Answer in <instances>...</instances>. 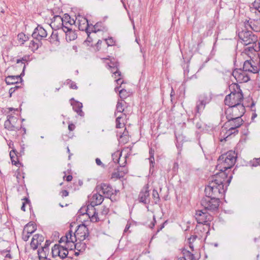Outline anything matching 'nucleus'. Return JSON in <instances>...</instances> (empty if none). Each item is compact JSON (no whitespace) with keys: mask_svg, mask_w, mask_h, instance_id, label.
Returning <instances> with one entry per match:
<instances>
[{"mask_svg":"<svg viewBox=\"0 0 260 260\" xmlns=\"http://www.w3.org/2000/svg\"><path fill=\"white\" fill-rule=\"evenodd\" d=\"M237 154L235 151H229L226 153L220 155L218 159L217 169L220 171L216 174L223 178H228V173L226 171L232 168L236 161Z\"/></svg>","mask_w":260,"mask_h":260,"instance_id":"1","label":"nucleus"},{"mask_svg":"<svg viewBox=\"0 0 260 260\" xmlns=\"http://www.w3.org/2000/svg\"><path fill=\"white\" fill-rule=\"evenodd\" d=\"M226 178H223L220 174H216L213 179L205 188V195L224 194L227 186L224 187L223 183Z\"/></svg>","mask_w":260,"mask_h":260,"instance_id":"2","label":"nucleus"},{"mask_svg":"<svg viewBox=\"0 0 260 260\" xmlns=\"http://www.w3.org/2000/svg\"><path fill=\"white\" fill-rule=\"evenodd\" d=\"M230 89L232 88L234 91L227 95L224 99V103L227 106H236L241 104L243 100V94L240 86L234 84L230 86Z\"/></svg>","mask_w":260,"mask_h":260,"instance_id":"3","label":"nucleus"},{"mask_svg":"<svg viewBox=\"0 0 260 260\" xmlns=\"http://www.w3.org/2000/svg\"><path fill=\"white\" fill-rule=\"evenodd\" d=\"M225 111V114L226 118L236 119L238 122H241L242 119L241 117L244 115L245 112V107L243 104L237 105L236 106H228Z\"/></svg>","mask_w":260,"mask_h":260,"instance_id":"4","label":"nucleus"},{"mask_svg":"<svg viewBox=\"0 0 260 260\" xmlns=\"http://www.w3.org/2000/svg\"><path fill=\"white\" fill-rule=\"evenodd\" d=\"M238 37L241 43L245 46L255 44L257 41V36L254 35L252 31L245 30L244 28H242L241 31H239Z\"/></svg>","mask_w":260,"mask_h":260,"instance_id":"5","label":"nucleus"},{"mask_svg":"<svg viewBox=\"0 0 260 260\" xmlns=\"http://www.w3.org/2000/svg\"><path fill=\"white\" fill-rule=\"evenodd\" d=\"M219 199L211 196H204L201 200V205L206 210L217 209L219 206Z\"/></svg>","mask_w":260,"mask_h":260,"instance_id":"6","label":"nucleus"},{"mask_svg":"<svg viewBox=\"0 0 260 260\" xmlns=\"http://www.w3.org/2000/svg\"><path fill=\"white\" fill-rule=\"evenodd\" d=\"M211 99V98L206 94H201L198 97L195 108L196 116H200L201 113L205 109L206 105L210 102Z\"/></svg>","mask_w":260,"mask_h":260,"instance_id":"7","label":"nucleus"},{"mask_svg":"<svg viewBox=\"0 0 260 260\" xmlns=\"http://www.w3.org/2000/svg\"><path fill=\"white\" fill-rule=\"evenodd\" d=\"M67 246H61L59 244H55L52 248V256L53 257H59L61 259L66 257L72 258L71 256H69V251Z\"/></svg>","mask_w":260,"mask_h":260,"instance_id":"8","label":"nucleus"},{"mask_svg":"<svg viewBox=\"0 0 260 260\" xmlns=\"http://www.w3.org/2000/svg\"><path fill=\"white\" fill-rule=\"evenodd\" d=\"M243 27L245 30L259 32L260 31V20L254 19L253 16H251V17H248L243 21Z\"/></svg>","mask_w":260,"mask_h":260,"instance_id":"9","label":"nucleus"},{"mask_svg":"<svg viewBox=\"0 0 260 260\" xmlns=\"http://www.w3.org/2000/svg\"><path fill=\"white\" fill-rule=\"evenodd\" d=\"M96 189L97 193L93 195H101V193L104 195H114L119 192V190L114 189L110 184L107 183H102L100 185H97Z\"/></svg>","mask_w":260,"mask_h":260,"instance_id":"10","label":"nucleus"},{"mask_svg":"<svg viewBox=\"0 0 260 260\" xmlns=\"http://www.w3.org/2000/svg\"><path fill=\"white\" fill-rule=\"evenodd\" d=\"M232 75L236 80L240 83L247 82L250 80L248 73L241 69H235Z\"/></svg>","mask_w":260,"mask_h":260,"instance_id":"11","label":"nucleus"},{"mask_svg":"<svg viewBox=\"0 0 260 260\" xmlns=\"http://www.w3.org/2000/svg\"><path fill=\"white\" fill-rule=\"evenodd\" d=\"M195 218L198 224H210L209 222L212 220V216L207 211H203L202 210L196 211Z\"/></svg>","mask_w":260,"mask_h":260,"instance_id":"12","label":"nucleus"},{"mask_svg":"<svg viewBox=\"0 0 260 260\" xmlns=\"http://www.w3.org/2000/svg\"><path fill=\"white\" fill-rule=\"evenodd\" d=\"M75 235L77 240L78 239L80 241H83L86 239L89 240L88 239L89 236L88 229L84 224L78 225V229L75 232Z\"/></svg>","mask_w":260,"mask_h":260,"instance_id":"13","label":"nucleus"},{"mask_svg":"<svg viewBox=\"0 0 260 260\" xmlns=\"http://www.w3.org/2000/svg\"><path fill=\"white\" fill-rule=\"evenodd\" d=\"M210 224H198L195 229L196 234H197L198 239H201L204 237L206 239L209 233Z\"/></svg>","mask_w":260,"mask_h":260,"instance_id":"14","label":"nucleus"},{"mask_svg":"<svg viewBox=\"0 0 260 260\" xmlns=\"http://www.w3.org/2000/svg\"><path fill=\"white\" fill-rule=\"evenodd\" d=\"M107 66L111 70V72L113 73L115 78L119 77V78L115 80V81L117 84L121 85L123 83V81L120 78L121 74L118 69L117 62L110 61V63L107 64Z\"/></svg>","mask_w":260,"mask_h":260,"instance_id":"15","label":"nucleus"},{"mask_svg":"<svg viewBox=\"0 0 260 260\" xmlns=\"http://www.w3.org/2000/svg\"><path fill=\"white\" fill-rule=\"evenodd\" d=\"M76 20L78 21V28L80 30H85L86 34L91 33L89 29L90 24L87 18L79 15L76 17Z\"/></svg>","mask_w":260,"mask_h":260,"instance_id":"16","label":"nucleus"},{"mask_svg":"<svg viewBox=\"0 0 260 260\" xmlns=\"http://www.w3.org/2000/svg\"><path fill=\"white\" fill-rule=\"evenodd\" d=\"M25 69V65L24 64L23 67V70L22 73L20 75L17 76H9L7 77L5 79V82L7 85H13V84H18L19 83V82L21 83L22 82V79L21 77V76H24V70ZM22 83H21V85Z\"/></svg>","mask_w":260,"mask_h":260,"instance_id":"17","label":"nucleus"},{"mask_svg":"<svg viewBox=\"0 0 260 260\" xmlns=\"http://www.w3.org/2000/svg\"><path fill=\"white\" fill-rule=\"evenodd\" d=\"M47 36L46 30L42 26L38 25L34 30L32 37L36 40L41 41Z\"/></svg>","mask_w":260,"mask_h":260,"instance_id":"18","label":"nucleus"},{"mask_svg":"<svg viewBox=\"0 0 260 260\" xmlns=\"http://www.w3.org/2000/svg\"><path fill=\"white\" fill-rule=\"evenodd\" d=\"M9 118L4 123L5 128L9 131H19V128L14 125V123L17 120V118L13 116H8Z\"/></svg>","mask_w":260,"mask_h":260,"instance_id":"19","label":"nucleus"},{"mask_svg":"<svg viewBox=\"0 0 260 260\" xmlns=\"http://www.w3.org/2000/svg\"><path fill=\"white\" fill-rule=\"evenodd\" d=\"M94 206L93 205H88V210H87L86 214L88 216L89 218L92 222H98L99 217L97 216V212Z\"/></svg>","mask_w":260,"mask_h":260,"instance_id":"20","label":"nucleus"},{"mask_svg":"<svg viewBox=\"0 0 260 260\" xmlns=\"http://www.w3.org/2000/svg\"><path fill=\"white\" fill-rule=\"evenodd\" d=\"M252 60H246L244 61L242 70L246 72H250L251 73H257L258 72V68L256 66H253L251 62Z\"/></svg>","mask_w":260,"mask_h":260,"instance_id":"21","label":"nucleus"},{"mask_svg":"<svg viewBox=\"0 0 260 260\" xmlns=\"http://www.w3.org/2000/svg\"><path fill=\"white\" fill-rule=\"evenodd\" d=\"M72 101L73 102H71V105L73 106L74 111L81 117H83L84 116V113L82 110V108L83 107L82 103L75 101L74 98L71 99V101Z\"/></svg>","mask_w":260,"mask_h":260,"instance_id":"22","label":"nucleus"},{"mask_svg":"<svg viewBox=\"0 0 260 260\" xmlns=\"http://www.w3.org/2000/svg\"><path fill=\"white\" fill-rule=\"evenodd\" d=\"M44 241V237L42 235L40 234L35 235L30 243V246L34 249H37L38 246L40 245L42 242Z\"/></svg>","mask_w":260,"mask_h":260,"instance_id":"23","label":"nucleus"},{"mask_svg":"<svg viewBox=\"0 0 260 260\" xmlns=\"http://www.w3.org/2000/svg\"><path fill=\"white\" fill-rule=\"evenodd\" d=\"M62 30L66 33V39L68 42L73 41L77 38L75 31L67 26H64Z\"/></svg>","mask_w":260,"mask_h":260,"instance_id":"24","label":"nucleus"},{"mask_svg":"<svg viewBox=\"0 0 260 260\" xmlns=\"http://www.w3.org/2000/svg\"><path fill=\"white\" fill-rule=\"evenodd\" d=\"M228 121L224 123V126L225 128H228V127H233L235 128H238L239 127L241 126V125H242L243 123V120H242V121L241 122L239 123L238 122L239 121H238L236 119H230V118H226Z\"/></svg>","mask_w":260,"mask_h":260,"instance_id":"25","label":"nucleus"},{"mask_svg":"<svg viewBox=\"0 0 260 260\" xmlns=\"http://www.w3.org/2000/svg\"><path fill=\"white\" fill-rule=\"evenodd\" d=\"M54 22H52L51 26L56 27L57 29L61 28L63 29L64 26H66L63 22V17L56 15L54 17Z\"/></svg>","mask_w":260,"mask_h":260,"instance_id":"26","label":"nucleus"},{"mask_svg":"<svg viewBox=\"0 0 260 260\" xmlns=\"http://www.w3.org/2000/svg\"><path fill=\"white\" fill-rule=\"evenodd\" d=\"M18 154L19 153L17 152L14 149H13L10 152V156L12 161V163L13 165L17 167H19V165H21L18 159Z\"/></svg>","mask_w":260,"mask_h":260,"instance_id":"27","label":"nucleus"},{"mask_svg":"<svg viewBox=\"0 0 260 260\" xmlns=\"http://www.w3.org/2000/svg\"><path fill=\"white\" fill-rule=\"evenodd\" d=\"M65 236L68 239L69 243L71 247L70 251H72L73 249L72 247L75 244V242L77 241V239L75 235V233H74V235H73V232L70 230L66 234Z\"/></svg>","mask_w":260,"mask_h":260,"instance_id":"28","label":"nucleus"},{"mask_svg":"<svg viewBox=\"0 0 260 260\" xmlns=\"http://www.w3.org/2000/svg\"><path fill=\"white\" fill-rule=\"evenodd\" d=\"M253 7H250V10L251 15L255 14V17H253L254 19H260V6L259 4L254 3L253 4Z\"/></svg>","mask_w":260,"mask_h":260,"instance_id":"29","label":"nucleus"},{"mask_svg":"<svg viewBox=\"0 0 260 260\" xmlns=\"http://www.w3.org/2000/svg\"><path fill=\"white\" fill-rule=\"evenodd\" d=\"M182 256H180V260H195L194 256L189 251L183 249L181 252Z\"/></svg>","mask_w":260,"mask_h":260,"instance_id":"30","label":"nucleus"},{"mask_svg":"<svg viewBox=\"0 0 260 260\" xmlns=\"http://www.w3.org/2000/svg\"><path fill=\"white\" fill-rule=\"evenodd\" d=\"M249 45H250L249 46L246 47L244 48V50L242 52L241 54L243 56L247 55L251 58V56L250 54H252L253 53H254L256 52V50L254 48L255 44H253V45L251 44Z\"/></svg>","mask_w":260,"mask_h":260,"instance_id":"31","label":"nucleus"},{"mask_svg":"<svg viewBox=\"0 0 260 260\" xmlns=\"http://www.w3.org/2000/svg\"><path fill=\"white\" fill-rule=\"evenodd\" d=\"M49 248L42 247L41 249H39L38 250V254L39 258L48 259L47 257L49 253Z\"/></svg>","mask_w":260,"mask_h":260,"instance_id":"32","label":"nucleus"},{"mask_svg":"<svg viewBox=\"0 0 260 260\" xmlns=\"http://www.w3.org/2000/svg\"><path fill=\"white\" fill-rule=\"evenodd\" d=\"M109 212V209L108 208H107L106 207H103L101 212L99 214L97 213V216L99 217L98 221H104L105 219L106 216L108 214Z\"/></svg>","mask_w":260,"mask_h":260,"instance_id":"33","label":"nucleus"},{"mask_svg":"<svg viewBox=\"0 0 260 260\" xmlns=\"http://www.w3.org/2000/svg\"><path fill=\"white\" fill-rule=\"evenodd\" d=\"M42 45V42L40 40H31L29 43V47L33 51L37 50Z\"/></svg>","mask_w":260,"mask_h":260,"instance_id":"34","label":"nucleus"},{"mask_svg":"<svg viewBox=\"0 0 260 260\" xmlns=\"http://www.w3.org/2000/svg\"><path fill=\"white\" fill-rule=\"evenodd\" d=\"M104 196H92L91 199V201L90 202L91 205H93L95 206L102 204L104 201Z\"/></svg>","mask_w":260,"mask_h":260,"instance_id":"35","label":"nucleus"},{"mask_svg":"<svg viewBox=\"0 0 260 260\" xmlns=\"http://www.w3.org/2000/svg\"><path fill=\"white\" fill-rule=\"evenodd\" d=\"M197 238H198V235L194 234L191 235L186 240V243L188 244L189 247L191 250H193V243Z\"/></svg>","mask_w":260,"mask_h":260,"instance_id":"36","label":"nucleus"},{"mask_svg":"<svg viewBox=\"0 0 260 260\" xmlns=\"http://www.w3.org/2000/svg\"><path fill=\"white\" fill-rule=\"evenodd\" d=\"M63 22L64 24L66 26L68 24L72 25L76 23V19H72L69 14H65L63 16Z\"/></svg>","mask_w":260,"mask_h":260,"instance_id":"37","label":"nucleus"},{"mask_svg":"<svg viewBox=\"0 0 260 260\" xmlns=\"http://www.w3.org/2000/svg\"><path fill=\"white\" fill-rule=\"evenodd\" d=\"M23 230L24 233H29V235H31L36 230V228L33 224L29 223L26 225Z\"/></svg>","mask_w":260,"mask_h":260,"instance_id":"38","label":"nucleus"},{"mask_svg":"<svg viewBox=\"0 0 260 260\" xmlns=\"http://www.w3.org/2000/svg\"><path fill=\"white\" fill-rule=\"evenodd\" d=\"M77 250L81 252L85 249L86 248V244L85 242L80 241V242L76 243L73 245Z\"/></svg>","mask_w":260,"mask_h":260,"instance_id":"39","label":"nucleus"},{"mask_svg":"<svg viewBox=\"0 0 260 260\" xmlns=\"http://www.w3.org/2000/svg\"><path fill=\"white\" fill-rule=\"evenodd\" d=\"M49 41L52 44H55L56 42H59V38L57 32L53 31L50 37L49 38Z\"/></svg>","mask_w":260,"mask_h":260,"instance_id":"40","label":"nucleus"},{"mask_svg":"<svg viewBox=\"0 0 260 260\" xmlns=\"http://www.w3.org/2000/svg\"><path fill=\"white\" fill-rule=\"evenodd\" d=\"M123 176L120 173L119 171L116 169V170L111 174V179H120L122 178Z\"/></svg>","mask_w":260,"mask_h":260,"instance_id":"41","label":"nucleus"},{"mask_svg":"<svg viewBox=\"0 0 260 260\" xmlns=\"http://www.w3.org/2000/svg\"><path fill=\"white\" fill-rule=\"evenodd\" d=\"M229 129L227 130L226 134L227 135V137L232 135H236L238 133L239 131L237 128H235L233 127H228Z\"/></svg>","mask_w":260,"mask_h":260,"instance_id":"42","label":"nucleus"},{"mask_svg":"<svg viewBox=\"0 0 260 260\" xmlns=\"http://www.w3.org/2000/svg\"><path fill=\"white\" fill-rule=\"evenodd\" d=\"M120 172V173L123 176L128 173V169L125 166V165H120L119 167L117 168Z\"/></svg>","mask_w":260,"mask_h":260,"instance_id":"43","label":"nucleus"},{"mask_svg":"<svg viewBox=\"0 0 260 260\" xmlns=\"http://www.w3.org/2000/svg\"><path fill=\"white\" fill-rule=\"evenodd\" d=\"M149 197V196H140L138 198V201L140 203L147 204L150 202L149 199L148 198Z\"/></svg>","mask_w":260,"mask_h":260,"instance_id":"44","label":"nucleus"},{"mask_svg":"<svg viewBox=\"0 0 260 260\" xmlns=\"http://www.w3.org/2000/svg\"><path fill=\"white\" fill-rule=\"evenodd\" d=\"M250 164L252 167L260 166V157L253 158L250 161Z\"/></svg>","mask_w":260,"mask_h":260,"instance_id":"45","label":"nucleus"},{"mask_svg":"<svg viewBox=\"0 0 260 260\" xmlns=\"http://www.w3.org/2000/svg\"><path fill=\"white\" fill-rule=\"evenodd\" d=\"M22 200L23 201V202L22 203V205L21 207V209L23 211H25V205H29L30 204V200H29V199L28 198H26V197L23 198L22 199Z\"/></svg>","mask_w":260,"mask_h":260,"instance_id":"46","label":"nucleus"},{"mask_svg":"<svg viewBox=\"0 0 260 260\" xmlns=\"http://www.w3.org/2000/svg\"><path fill=\"white\" fill-rule=\"evenodd\" d=\"M66 83L69 85V86L71 88L74 89H77L78 88L75 82L72 81L70 79H68L66 80Z\"/></svg>","mask_w":260,"mask_h":260,"instance_id":"47","label":"nucleus"},{"mask_svg":"<svg viewBox=\"0 0 260 260\" xmlns=\"http://www.w3.org/2000/svg\"><path fill=\"white\" fill-rule=\"evenodd\" d=\"M124 111L122 104L121 102H118L116 105V112L115 113L116 115L117 113H122Z\"/></svg>","mask_w":260,"mask_h":260,"instance_id":"48","label":"nucleus"},{"mask_svg":"<svg viewBox=\"0 0 260 260\" xmlns=\"http://www.w3.org/2000/svg\"><path fill=\"white\" fill-rule=\"evenodd\" d=\"M105 41L106 42L108 46H112L115 45V41L112 37H109L108 39H105Z\"/></svg>","mask_w":260,"mask_h":260,"instance_id":"49","label":"nucleus"},{"mask_svg":"<svg viewBox=\"0 0 260 260\" xmlns=\"http://www.w3.org/2000/svg\"><path fill=\"white\" fill-rule=\"evenodd\" d=\"M149 185L148 184H146L143 187V189L141 190V194H142V195H146L147 194V195H149Z\"/></svg>","mask_w":260,"mask_h":260,"instance_id":"50","label":"nucleus"},{"mask_svg":"<svg viewBox=\"0 0 260 260\" xmlns=\"http://www.w3.org/2000/svg\"><path fill=\"white\" fill-rule=\"evenodd\" d=\"M99 25H100V23L99 22L96 23L94 25H93L91 24H90V26H92L91 31H90L91 32L96 33L97 31H100V29L99 28H98V27H99Z\"/></svg>","mask_w":260,"mask_h":260,"instance_id":"51","label":"nucleus"},{"mask_svg":"<svg viewBox=\"0 0 260 260\" xmlns=\"http://www.w3.org/2000/svg\"><path fill=\"white\" fill-rule=\"evenodd\" d=\"M88 205L82 206L78 211V213L80 215H84V214H86L87 210H88Z\"/></svg>","mask_w":260,"mask_h":260,"instance_id":"52","label":"nucleus"},{"mask_svg":"<svg viewBox=\"0 0 260 260\" xmlns=\"http://www.w3.org/2000/svg\"><path fill=\"white\" fill-rule=\"evenodd\" d=\"M59 242L60 243H62V242H65L66 243V246H67L68 248H71L70 245V244L69 243L68 239L65 236H62L60 239V240L59 241Z\"/></svg>","mask_w":260,"mask_h":260,"instance_id":"53","label":"nucleus"},{"mask_svg":"<svg viewBox=\"0 0 260 260\" xmlns=\"http://www.w3.org/2000/svg\"><path fill=\"white\" fill-rule=\"evenodd\" d=\"M121 154L118 152L115 153L112 155L113 160L115 162H118Z\"/></svg>","mask_w":260,"mask_h":260,"instance_id":"54","label":"nucleus"},{"mask_svg":"<svg viewBox=\"0 0 260 260\" xmlns=\"http://www.w3.org/2000/svg\"><path fill=\"white\" fill-rule=\"evenodd\" d=\"M121 118V116H118L116 119V127L117 128H121L122 126V124L120 122Z\"/></svg>","mask_w":260,"mask_h":260,"instance_id":"55","label":"nucleus"},{"mask_svg":"<svg viewBox=\"0 0 260 260\" xmlns=\"http://www.w3.org/2000/svg\"><path fill=\"white\" fill-rule=\"evenodd\" d=\"M18 38L19 40H22L23 43L27 41L28 37L23 33L19 34L18 35Z\"/></svg>","mask_w":260,"mask_h":260,"instance_id":"56","label":"nucleus"},{"mask_svg":"<svg viewBox=\"0 0 260 260\" xmlns=\"http://www.w3.org/2000/svg\"><path fill=\"white\" fill-rule=\"evenodd\" d=\"M30 235H29V233H24V231L23 230L22 233V239L24 241H27L29 239Z\"/></svg>","mask_w":260,"mask_h":260,"instance_id":"57","label":"nucleus"},{"mask_svg":"<svg viewBox=\"0 0 260 260\" xmlns=\"http://www.w3.org/2000/svg\"><path fill=\"white\" fill-rule=\"evenodd\" d=\"M124 93H126V90L124 89H122L119 91V96L121 98H125L126 96V95H124Z\"/></svg>","mask_w":260,"mask_h":260,"instance_id":"58","label":"nucleus"},{"mask_svg":"<svg viewBox=\"0 0 260 260\" xmlns=\"http://www.w3.org/2000/svg\"><path fill=\"white\" fill-rule=\"evenodd\" d=\"M14 85V87H11L10 89H12L14 90V92L18 89H21L22 87L21 85H18L17 84H13Z\"/></svg>","mask_w":260,"mask_h":260,"instance_id":"59","label":"nucleus"},{"mask_svg":"<svg viewBox=\"0 0 260 260\" xmlns=\"http://www.w3.org/2000/svg\"><path fill=\"white\" fill-rule=\"evenodd\" d=\"M26 61V57H24L21 58L17 59L16 62L17 63H24V61Z\"/></svg>","mask_w":260,"mask_h":260,"instance_id":"60","label":"nucleus"},{"mask_svg":"<svg viewBox=\"0 0 260 260\" xmlns=\"http://www.w3.org/2000/svg\"><path fill=\"white\" fill-rule=\"evenodd\" d=\"M75 128V125L73 123H70L68 125V129L70 131H73Z\"/></svg>","mask_w":260,"mask_h":260,"instance_id":"61","label":"nucleus"},{"mask_svg":"<svg viewBox=\"0 0 260 260\" xmlns=\"http://www.w3.org/2000/svg\"><path fill=\"white\" fill-rule=\"evenodd\" d=\"M90 34L91 33L87 34V38L85 40V43H87L88 42V43H90V42H91L92 41V38L90 37Z\"/></svg>","mask_w":260,"mask_h":260,"instance_id":"62","label":"nucleus"},{"mask_svg":"<svg viewBox=\"0 0 260 260\" xmlns=\"http://www.w3.org/2000/svg\"><path fill=\"white\" fill-rule=\"evenodd\" d=\"M95 162H96V165L98 166H102L103 167L104 166V165L102 163L101 159L99 158H96L95 159Z\"/></svg>","mask_w":260,"mask_h":260,"instance_id":"63","label":"nucleus"},{"mask_svg":"<svg viewBox=\"0 0 260 260\" xmlns=\"http://www.w3.org/2000/svg\"><path fill=\"white\" fill-rule=\"evenodd\" d=\"M149 159V162H150V166L153 167V164H154V156H153L152 155L151 157H150Z\"/></svg>","mask_w":260,"mask_h":260,"instance_id":"64","label":"nucleus"}]
</instances>
